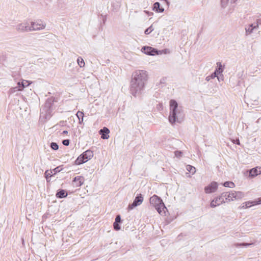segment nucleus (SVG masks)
<instances>
[{
  "mask_svg": "<svg viewBox=\"0 0 261 261\" xmlns=\"http://www.w3.org/2000/svg\"><path fill=\"white\" fill-rule=\"evenodd\" d=\"M148 73L144 70H137L132 75L129 85L130 93L136 97L143 92L148 80Z\"/></svg>",
  "mask_w": 261,
  "mask_h": 261,
  "instance_id": "nucleus-1",
  "label": "nucleus"
},
{
  "mask_svg": "<svg viewBox=\"0 0 261 261\" xmlns=\"http://www.w3.org/2000/svg\"><path fill=\"white\" fill-rule=\"evenodd\" d=\"M170 114L169 121L171 124L175 122L181 123L184 118L182 107L178 106L176 100L172 99L169 102Z\"/></svg>",
  "mask_w": 261,
  "mask_h": 261,
  "instance_id": "nucleus-2",
  "label": "nucleus"
},
{
  "mask_svg": "<svg viewBox=\"0 0 261 261\" xmlns=\"http://www.w3.org/2000/svg\"><path fill=\"white\" fill-rule=\"evenodd\" d=\"M149 202L161 215L165 214V210H167V208L160 197L156 195H153L150 198Z\"/></svg>",
  "mask_w": 261,
  "mask_h": 261,
  "instance_id": "nucleus-3",
  "label": "nucleus"
},
{
  "mask_svg": "<svg viewBox=\"0 0 261 261\" xmlns=\"http://www.w3.org/2000/svg\"><path fill=\"white\" fill-rule=\"evenodd\" d=\"M53 101L48 98L45 102L44 107L41 110L40 118L48 119L51 117V106Z\"/></svg>",
  "mask_w": 261,
  "mask_h": 261,
  "instance_id": "nucleus-4",
  "label": "nucleus"
},
{
  "mask_svg": "<svg viewBox=\"0 0 261 261\" xmlns=\"http://www.w3.org/2000/svg\"><path fill=\"white\" fill-rule=\"evenodd\" d=\"M30 26L31 32L34 31H39L43 30L46 27V24L41 20H37L35 22L32 21L31 22V25Z\"/></svg>",
  "mask_w": 261,
  "mask_h": 261,
  "instance_id": "nucleus-5",
  "label": "nucleus"
},
{
  "mask_svg": "<svg viewBox=\"0 0 261 261\" xmlns=\"http://www.w3.org/2000/svg\"><path fill=\"white\" fill-rule=\"evenodd\" d=\"M141 51L144 54L150 56H154L155 54L159 55L161 54L160 50L159 51L156 49L150 46H143L141 49Z\"/></svg>",
  "mask_w": 261,
  "mask_h": 261,
  "instance_id": "nucleus-6",
  "label": "nucleus"
},
{
  "mask_svg": "<svg viewBox=\"0 0 261 261\" xmlns=\"http://www.w3.org/2000/svg\"><path fill=\"white\" fill-rule=\"evenodd\" d=\"M143 196L141 194L138 195L135 197L133 202L128 205V210H132L134 207L141 205L143 201Z\"/></svg>",
  "mask_w": 261,
  "mask_h": 261,
  "instance_id": "nucleus-7",
  "label": "nucleus"
},
{
  "mask_svg": "<svg viewBox=\"0 0 261 261\" xmlns=\"http://www.w3.org/2000/svg\"><path fill=\"white\" fill-rule=\"evenodd\" d=\"M16 29L19 32H31L30 26L28 21L18 24Z\"/></svg>",
  "mask_w": 261,
  "mask_h": 261,
  "instance_id": "nucleus-8",
  "label": "nucleus"
},
{
  "mask_svg": "<svg viewBox=\"0 0 261 261\" xmlns=\"http://www.w3.org/2000/svg\"><path fill=\"white\" fill-rule=\"evenodd\" d=\"M217 189L218 183L216 181H213L204 188V191L206 194H210L215 192Z\"/></svg>",
  "mask_w": 261,
  "mask_h": 261,
  "instance_id": "nucleus-9",
  "label": "nucleus"
},
{
  "mask_svg": "<svg viewBox=\"0 0 261 261\" xmlns=\"http://www.w3.org/2000/svg\"><path fill=\"white\" fill-rule=\"evenodd\" d=\"M223 203H225V201L222 193L220 196L217 197L211 201L210 206L212 207H215L217 206L221 205Z\"/></svg>",
  "mask_w": 261,
  "mask_h": 261,
  "instance_id": "nucleus-10",
  "label": "nucleus"
},
{
  "mask_svg": "<svg viewBox=\"0 0 261 261\" xmlns=\"http://www.w3.org/2000/svg\"><path fill=\"white\" fill-rule=\"evenodd\" d=\"M222 196L224 198V201L225 202H229L231 201L234 200V196L232 193V191L230 192H226L222 193Z\"/></svg>",
  "mask_w": 261,
  "mask_h": 261,
  "instance_id": "nucleus-11",
  "label": "nucleus"
},
{
  "mask_svg": "<svg viewBox=\"0 0 261 261\" xmlns=\"http://www.w3.org/2000/svg\"><path fill=\"white\" fill-rule=\"evenodd\" d=\"M84 182V178L81 176L75 177L73 180V183L75 187H81Z\"/></svg>",
  "mask_w": 261,
  "mask_h": 261,
  "instance_id": "nucleus-12",
  "label": "nucleus"
},
{
  "mask_svg": "<svg viewBox=\"0 0 261 261\" xmlns=\"http://www.w3.org/2000/svg\"><path fill=\"white\" fill-rule=\"evenodd\" d=\"M109 133L110 130L106 127L99 130V134L101 135V138L103 139H108L109 138Z\"/></svg>",
  "mask_w": 261,
  "mask_h": 261,
  "instance_id": "nucleus-13",
  "label": "nucleus"
},
{
  "mask_svg": "<svg viewBox=\"0 0 261 261\" xmlns=\"http://www.w3.org/2000/svg\"><path fill=\"white\" fill-rule=\"evenodd\" d=\"M261 173V168H254L251 169L249 171V176L254 177Z\"/></svg>",
  "mask_w": 261,
  "mask_h": 261,
  "instance_id": "nucleus-14",
  "label": "nucleus"
},
{
  "mask_svg": "<svg viewBox=\"0 0 261 261\" xmlns=\"http://www.w3.org/2000/svg\"><path fill=\"white\" fill-rule=\"evenodd\" d=\"M232 193L234 196V200H240L244 197V194L242 192L232 191Z\"/></svg>",
  "mask_w": 261,
  "mask_h": 261,
  "instance_id": "nucleus-15",
  "label": "nucleus"
},
{
  "mask_svg": "<svg viewBox=\"0 0 261 261\" xmlns=\"http://www.w3.org/2000/svg\"><path fill=\"white\" fill-rule=\"evenodd\" d=\"M82 154L83 155V157L85 158V159L87 160V161L91 159L93 156V152L90 150H86Z\"/></svg>",
  "mask_w": 261,
  "mask_h": 261,
  "instance_id": "nucleus-16",
  "label": "nucleus"
},
{
  "mask_svg": "<svg viewBox=\"0 0 261 261\" xmlns=\"http://www.w3.org/2000/svg\"><path fill=\"white\" fill-rule=\"evenodd\" d=\"M87 161V160H85L83 157V155L81 154L78 156L76 160L75 161V164L79 165L83 164Z\"/></svg>",
  "mask_w": 261,
  "mask_h": 261,
  "instance_id": "nucleus-17",
  "label": "nucleus"
},
{
  "mask_svg": "<svg viewBox=\"0 0 261 261\" xmlns=\"http://www.w3.org/2000/svg\"><path fill=\"white\" fill-rule=\"evenodd\" d=\"M153 10L157 12H163L164 9L163 8H160V4L159 2H155L153 4Z\"/></svg>",
  "mask_w": 261,
  "mask_h": 261,
  "instance_id": "nucleus-18",
  "label": "nucleus"
},
{
  "mask_svg": "<svg viewBox=\"0 0 261 261\" xmlns=\"http://www.w3.org/2000/svg\"><path fill=\"white\" fill-rule=\"evenodd\" d=\"M76 115L79 119V123L82 124L83 123L84 121V113L82 111H79L77 112Z\"/></svg>",
  "mask_w": 261,
  "mask_h": 261,
  "instance_id": "nucleus-19",
  "label": "nucleus"
},
{
  "mask_svg": "<svg viewBox=\"0 0 261 261\" xmlns=\"http://www.w3.org/2000/svg\"><path fill=\"white\" fill-rule=\"evenodd\" d=\"M67 196V193L64 190H61L56 194V196L59 198L66 197Z\"/></svg>",
  "mask_w": 261,
  "mask_h": 261,
  "instance_id": "nucleus-20",
  "label": "nucleus"
},
{
  "mask_svg": "<svg viewBox=\"0 0 261 261\" xmlns=\"http://www.w3.org/2000/svg\"><path fill=\"white\" fill-rule=\"evenodd\" d=\"M20 83L18 82L17 83V86L16 87H13L9 90L10 94H13L16 91H21V89L20 88Z\"/></svg>",
  "mask_w": 261,
  "mask_h": 261,
  "instance_id": "nucleus-21",
  "label": "nucleus"
},
{
  "mask_svg": "<svg viewBox=\"0 0 261 261\" xmlns=\"http://www.w3.org/2000/svg\"><path fill=\"white\" fill-rule=\"evenodd\" d=\"M217 66L218 67V68L216 69L214 72H216V73H217L218 75V74L221 73L223 71V69L222 68V64L220 62L217 63Z\"/></svg>",
  "mask_w": 261,
  "mask_h": 261,
  "instance_id": "nucleus-22",
  "label": "nucleus"
},
{
  "mask_svg": "<svg viewBox=\"0 0 261 261\" xmlns=\"http://www.w3.org/2000/svg\"><path fill=\"white\" fill-rule=\"evenodd\" d=\"M186 169L188 171H189L192 174H194L196 172L195 168L191 165H187Z\"/></svg>",
  "mask_w": 261,
  "mask_h": 261,
  "instance_id": "nucleus-23",
  "label": "nucleus"
},
{
  "mask_svg": "<svg viewBox=\"0 0 261 261\" xmlns=\"http://www.w3.org/2000/svg\"><path fill=\"white\" fill-rule=\"evenodd\" d=\"M253 204H254L253 201H251V202H250V201L245 202H244L242 203V207L243 208H247L251 207V205H253Z\"/></svg>",
  "mask_w": 261,
  "mask_h": 261,
  "instance_id": "nucleus-24",
  "label": "nucleus"
},
{
  "mask_svg": "<svg viewBox=\"0 0 261 261\" xmlns=\"http://www.w3.org/2000/svg\"><path fill=\"white\" fill-rule=\"evenodd\" d=\"M253 30V28H252V24H250L245 28L246 34L247 35L251 34Z\"/></svg>",
  "mask_w": 261,
  "mask_h": 261,
  "instance_id": "nucleus-25",
  "label": "nucleus"
},
{
  "mask_svg": "<svg viewBox=\"0 0 261 261\" xmlns=\"http://www.w3.org/2000/svg\"><path fill=\"white\" fill-rule=\"evenodd\" d=\"M77 62L80 67H83L85 66V62L83 59L80 57L77 59Z\"/></svg>",
  "mask_w": 261,
  "mask_h": 261,
  "instance_id": "nucleus-26",
  "label": "nucleus"
},
{
  "mask_svg": "<svg viewBox=\"0 0 261 261\" xmlns=\"http://www.w3.org/2000/svg\"><path fill=\"white\" fill-rule=\"evenodd\" d=\"M223 186L225 187L233 188L235 187L234 184L232 181H225L223 184Z\"/></svg>",
  "mask_w": 261,
  "mask_h": 261,
  "instance_id": "nucleus-27",
  "label": "nucleus"
},
{
  "mask_svg": "<svg viewBox=\"0 0 261 261\" xmlns=\"http://www.w3.org/2000/svg\"><path fill=\"white\" fill-rule=\"evenodd\" d=\"M52 173H53L52 170H46L45 171L44 174H45V176L47 181H49L48 178L51 176Z\"/></svg>",
  "mask_w": 261,
  "mask_h": 261,
  "instance_id": "nucleus-28",
  "label": "nucleus"
},
{
  "mask_svg": "<svg viewBox=\"0 0 261 261\" xmlns=\"http://www.w3.org/2000/svg\"><path fill=\"white\" fill-rule=\"evenodd\" d=\"M217 76V73L216 72L213 73L211 75H208L206 77L205 80L209 81L211 79H214Z\"/></svg>",
  "mask_w": 261,
  "mask_h": 261,
  "instance_id": "nucleus-29",
  "label": "nucleus"
},
{
  "mask_svg": "<svg viewBox=\"0 0 261 261\" xmlns=\"http://www.w3.org/2000/svg\"><path fill=\"white\" fill-rule=\"evenodd\" d=\"M154 30L152 25H151L148 28L145 30L144 33L146 35L149 34Z\"/></svg>",
  "mask_w": 261,
  "mask_h": 261,
  "instance_id": "nucleus-30",
  "label": "nucleus"
},
{
  "mask_svg": "<svg viewBox=\"0 0 261 261\" xmlns=\"http://www.w3.org/2000/svg\"><path fill=\"white\" fill-rule=\"evenodd\" d=\"M50 147L55 150H58L59 148L58 145L55 142H51L50 144Z\"/></svg>",
  "mask_w": 261,
  "mask_h": 261,
  "instance_id": "nucleus-31",
  "label": "nucleus"
},
{
  "mask_svg": "<svg viewBox=\"0 0 261 261\" xmlns=\"http://www.w3.org/2000/svg\"><path fill=\"white\" fill-rule=\"evenodd\" d=\"M229 0H221V4L222 8H225L228 3Z\"/></svg>",
  "mask_w": 261,
  "mask_h": 261,
  "instance_id": "nucleus-32",
  "label": "nucleus"
},
{
  "mask_svg": "<svg viewBox=\"0 0 261 261\" xmlns=\"http://www.w3.org/2000/svg\"><path fill=\"white\" fill-rule=\"evenodd\" d=\"M252 244H253V243H243L237 244L236 245V246H245V247H247V246H250V245H251Z\"/></svg>",
  "mask_w": 261,
  "mask_h": 261,
  "instance_id": "nucleus-33",
  "label": "nucleus"
},
{
  "mask_svg": "<svg viewBox=\"0 0 261 261\" xmlns=\"http://www.w3.org/2000/svg\"><path fill=\"white\" fill-rule=\"evenodd\" d=\"M114 228L116 230H118L120 229V227L118 224V223L114 222L113 224Z\"/></svg>",
  "mask_w": 261,
  "mask_h": 261,
  "instance_id": "nucleus-34",
  "label": "nucleus"
},
{
  "mask_svg": "<svg viewBox=\"0 0 261 261\" xmlns=\"http://www.w3.org/2000/svg\"><path fill=\"white\" fill-rule=\"evenodd\" d=\"M62 143L65 146H68L70 143V141L69 139H65L62 141Z\"/></svg>",
  "mask_w": 261,
  "mask_h": 261,
  "instance_id": "nucleus-35",
  "label": "nucleus"
},
{
  "mask_svg": "<svg viewBox=\"0 0 261 261\" xmlns=\"http://www.w3.org/2000/svg\"><path fill=\"white\" fill-rule=\"evenodd\" d=\"M182 152L180 151H175V155L176 157L179 158L182 155Z\"/></svg>",
  "mask_w": 261,
  "mask_h": 261,
  "instance_id": "nucleus-36",
  "label": "nucleus"
},
{
  "mask_svg": "<svg viewBox=\"0 0 261 261\" xmlns=\"http://www.w3.org/2000/svg\"><path fill=\"white\" fill-rule=\"evenodd\" d=\"M253 205L261 204V198H258L257 200L253 201Z\"/></svg>",
  "mask_w": 261,
  "mask_h": 261,
  "instance_id": "nucleus-37",
  "label": "nucleus"
},
{
  "mask_svg": "<svg viewBox=\"0 0 261 261\" xmlns=\"http://www.w3.org/2000/svg\"><path fill=\"white\" fill-rule=\"evenodd\" d=\"M121 222V217L120 215H117L116 217L115 221L114 222L120 223Z\"/></svg>",
  "mask_w": 261,
  "mask_h": 261,
  "instance_id": "nucleus-38",
  "label": "nucleus"
},
{
  "mask_svg": "<svg viewBox=\"0 0 261 261\" xmlns=\"http://www.w3.org/2000/svg\"><path fill=\"white\" fill-rule=\"evenodd\" d=\"M25 83L23 82L20 83V88L21 89V90H22L25 86H27L29 85V84H28L27 85H25Z\"/></svg>",
  "mask_w": 261,
  "mask_h": 261,
  "instance_id": "nucleus-39",
  "label": "nucleus"
},
{
  "mask_svg": "<svg viewBox=\"0 0 261 261\" xmlns=\"http://www.w3.org/2000/svg\"><path fill=\"white\" fill-rule=\"evenodd\" d=\"M60 170L59 169V167H56L53 170V171L54 172V174L57 173L58 172H60Z\"/></svg>",
  "mask_w": 261,
  "mask_h": 261,
  "instance_id": "nucleus-40",
  "label": "nucleus"
},
{
  "mask_svg": "<svg viewBox=\"0 0 261 261\" xmlns=\"http://www.w3.org/2000/svg\"><path fill=\"white\" fill-rule=\"evenodd\" d=\"M259 25H261V19H258L256 21V26L258 27Z\"/></svg>",
  "mask_w": 261,
  "mask_h": 261,
  "instance_id": "nucleus-41",
  "label": "nucleus"
},
{
  "mask_svg": "<svg viewBox=\"0 0 261 261\" xmlns=\"http://www.w3.org/2000/svg\"><path fill=\"white\" fill-rule=\"evenodd\" d=\"M233 143H236V144H238V145H240V141H239V139H237V140H234V141H233Z\"/></svg>",
  "mask_w": 261,
  "mask_h": 261,
  "instance_id": "nucleus-42",
  "label": "nucleus"
},
{
  "mask_svg": "<svg viewBox=\"0 0 261 261\" xmlns=\"http://www.w3.org/2000/svg\"><path fill=\"white\" fill-rule=\"evenodd\" d=\"M217 79L219 81H220V80H223V77H221L220 76H217Z\"/></svg>",
  "mask_w": 261,
  "mask_h": 261,
  "instance_id": "nucleus-43",
  "label": "nucleus"
},
{
  "mask_svg": "<svg viewBox=\"0 0 261 261\" xmlns=\"http://www.w3.org/2000/svg\"><path fill=\"white\" fill-rule=\"evenodd\" d=\"M258 27H257L256 26V24L255 25H253L252 24V28H253V30L255 29H257Z\"/></svg>",
  "mask_w": 261,
  "mask_h": 261,
  "instance_id": "nucleus-44",
  "label": "nucleus"
},
{
  "mask_svg": "<svg viewBox=\"0 0 261 261\" xmlns=\"http://www.w3.org/2000/svg\"><path fill=\"white\" fill-rule=\"evenodd\" d=\"M68 132L67 130H64L62 133L63 134H67Z\"/></svg>",
  "mask_w": 261,
  "mask_h": 261,
  "instance_id": "nucleus-45",
  "label": "nucleus"
},
{
  "mask_svg": "<svg viewBox=\"0 0 261 261\" xmlns=\"http://www.w3.org/2000/svg\"><path fill=\"white\" fill-rule=\"evenodd\" d=\"M236 1V0H231V3H235Z\"/></svg>",
  "mask_w": 261,
  "mask_h": 261,
  "instance_id": "nucleus-46",
  "label": "nucleus"
}]
</instances>
